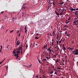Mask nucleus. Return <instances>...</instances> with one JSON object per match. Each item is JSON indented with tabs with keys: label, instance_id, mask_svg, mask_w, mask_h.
I'll use <instances>...</instances> for the list:
<instances>
[{
	"label": "nucleus",
	"instance_id": "nucleus-17",
	"mask_svg": "<svg viewBox=\"0 0 78 78\" xmlns=\"http://www.w3.org/2000/svg\"><path fill=\"white\" fill-rule=\"evenodd\" d=\"M48 3H49L48 5H50V4H52V3H51V2H49Z\"/></svg>",
	"mask_w": 78,
	"mask_h": 78
},
{
	"label": "nucleus",
	"instance_id": "nucleus-14",
	"mask_svg": "<svg viewBox=\"0 0 78 78\" xmlns=\"http://www.w3.org/2000/svg\"><path fill=\"white\" fill-rule=\"evenodd\" d=\"M37 59H38V62H39L40 64H41V60H39V58H38H38H37Z\"/></svg>",
	"mask_w": 78,
	"mask_h": 78
},
{
	"label": "nucleus",
	"instance_id": "nucleus-52",
	"mask_svg": "<svg viewBox=\"0 0 78 78\" xmlns=\"http://www.w3.org/2000/svg\"><path fill=\"white\" fill-rule=\"evenodd\" d=\"M54 74H57V73H56V71H55V73H54Z\"/></svg>",
	"mask_w": 78,
	"mask_h": 78
},
{
	"label": "nucleus",
	"instance_id": "nucleus-26",
	"mask_svg": "<svg viewBox=\"0 0 78 78\" xmlns=\"http://www.w3.org/2000/svg\"><path fill=\"white\" fill-rule=\"evenodd\" d=\"M59 11H62V9H59Z\"/></svg>",
	"mask_w": 78,
	"mask_h": 78
},
{
	"label": "nucleus",
	"instance_id": "nucleus-53",
	"mask_svg": "<svg viewBox=\"0 0 78 78\" xmlns=\"http://www.w3.org/2000/svg\"><path fill=\"white\" fill-rule=\"evenodd\" d=\"M54 70L55 72H56V68H55V69H54Z\"/></svg>",
	"mask_w": 78,
	"mask_h": 78
},
{
	"label": "nucleus",
	"instance_id": "nucleus-59",
	"mask_svg": "<svg viewBox=\"0 0 78 78\" xmlns=\"http://www.w3.org/2000/svg\"><path fill=\"white\" fill-rule=\"evenodd\" d=\"M53 76V75H51L50 76Z\"/></svg>",
	"mask_w": 78,
	"mask_h": 78
},
{
	"label": "nucleus",
	"instance_id": "nucleus-42",
	"mask_svg": "<svg viewBox=\"0 0 78 78\" xmlns=\"http://www.w3.org/2000/svg\"><path fill=\"white\" fill-rule=\"evenodd\" d=\"M43 61H47V59H43Z\"/></svg>",
	"mask_w": 78,
	"mask_h": 78
},
{
	"label": "nucleus",
	"instance_id": "nucleus-11",
	"mask_svg": "<svg viewBox=\"0 0 78 78\" xmlns=\"http://www.w3.org/2000/svg\"><path fill=\"white\" fill-rule=\"evenodd\" d=\"M73 48H71L70 47H69V50H73Z\"/></svg>",
	"mask_w": 78,
	"mask_h": 78
},
{
	"label": "nucleus",
	"instance_id": "nucleus-64",
	"mask_svg": "<svg viewBox=\"0 0 78 78\" xmlns=\"http://www.w3.org/2000/svg\"><path fill=\"white\" fill-rule=\"evenodd\" d=\"M18 59H19V60H20V58H18Z\"/></svg>",
	"mask_w": 78,
	"mask_h": 78
},
{
	"label": "nucleus",
	"instance_id": "nucleus-16",
	"mask_svg": "<svg viewBox=\"0 0 78 78\" xmlns=\"http://www.w3.org/2000/svg\"><path fill=\"white\" fill-rule=\"evenodd\" d=\"M73 23H77V20L74 21Z\"/></svg>",
	"mask_w": 78,
	"mask_h": 78
},
{
	"label": "nucleus",
	"instance_id": "nucleus-61",
	"mask_svg": "<svg viewBox=\"0 0 78 78\" xmlns=\"http://www.w3.org/2000/svg\"><path fill=\"white\" fill-rule=\"evenodd\" d=\"M71 18H69V20H70V19H71Z\"/></svg>",
	"mask_w": 78,
	"mask_h": 78
},
{
	"label": "nucleus",
	"instance_id": "nucleus-49",
	"mask_svg": "<svg viewBox=\"0 0 78 78\" xmlns=\"http://www.w3.org/2000/svg\"><path fill=\"white\" fill-rule=\"evenodd\" d=\"M69 23V21H68L67 22H66V24H67V23Z\"/></svg>",
	"mask_w": 78,
	"mask_h": 78
},
{
	"label": "nucleus",
	"instance_id": "nucleus-8",
	"mask_svg": "<svg viewBox=\"0 0 78 78\" xmlns=\"http://www.w3.org/2000/svg\"><path fill=\"white\" fill-rule=\"evenodd\" d=\"M58 3L59 5H62V4H63V3H64V2H59Z\"/></svg>",
	"mask_w": 78,
	"mask_h": 78
},
{
	"label": "nucleus",
	"instance_id": "nucleus-2",
	"mask_svg": "<svg viewBox=\"0 0 78 78\" xmlns=\"http://www.w3.org/2000/svg\"><path fill=\"white\" fill-rule=\"evenodd\" d=\"M20 41H17L16 43L17 45H20Z\"/></svg>",
	"mask_w": 78,
	"mask_h": 78
},
{
	"label": "nucleus",
	"instance_id": "nucleus-24",
	"mask_svg": "<svg viewBox=\"0 0 78 78\" xmlns=\"http://www.w3.org/2000/svg\"><path fill=\"white\" fill-rule=\"evenodd\" d=\"M65 27H66L67 28H68V27H69V26H66V25H65L64 26Z\"/></svg>",
	"mask_w": 78,
	"mask_h": 78
},
{
	"label": "nucleus",
	"instance_id": "nucleus-44",
	"mask_svg": "<svg viewBox=\"0 0 78 78\" xmlns=\"http://www.w3.org/2000/svg\"><path fill=\"white\" fill-rule=\"evenodd\" d=\"M46 48V46L45 45V46H44V48Z\"/></svg>",
	"mask_w": 78,
	"mask_h": 78
},
{
	"label": "nucleus",
	"instance_id": "nucleus-57",
	"mask_svg": "<svg viewBox=\"0 0 78 78\" xmlns=\"http://www.w3.org/2000/svg\"><path fill=\"white\" fill-rule=\"evenodd\" d=\"M77 24H78V23L77 24V23H75L74 24V25H77Z\"/></svg>",
	"mask_w": 78,
	"mask_h": 78
},
{
	"label": "nucleus",
	"instance_id": "nucleus-36",
	"mask_svg": "<svg viewBox=\"0 0 78 78\" xmlns=\"http://www.w3.org/2000/svg\"><path fill=\"white\" fill-rule=\"evenodd\" d=\"M17 54H15L14 55V56H17Z\"/></svg>",
	"mask_w": 78,
	"mask_h": 78
},
{
	"label": "nucleus",
	"instance_id": "nucleus-56",
	"mask_svg": "<svg viewBox=\"0 0 78 78\" xmlns=\"http://www.w3.org/2000/svg\"><path fill=\"white\" fill-rule=\"evenodd\" d=\"M2 48V46H1V48H0V50H1Z\"/></svg>",
	"mask_w": 78,
	"mask_h": 78
},
{
	"label": "nucleus",
	"instance_id": "nucleus-28",
	"mask_svg": "<svg viewBox=\"0 0 78 78\" xmlns=\"http://www.w3.org/2000/svg\"><path fill=\"white\" fill-rule=\"evenodd\" d=\"M31 45H32V43H30V47H31Z\"/></svg>",
	"mask_w": 78,
	"mask_h": 78
},
{
	"label": "nucleus",
	"instance_id": "nucleus-20",
	"mask_svg": "<svg viewBox=\"0 0 78 78\" xmlns=\"http://www.w3.org/2000/svg\"><path fill=\"white\" fill-rule=\"evenodd\" d=\"M35 39H39V37H35Z\"/></svg>",
	"mask_w": 78,
	"mask_h": 78
},
{
	"label": "nucleus",
	"instance_id": "nucleus-32",
	"mask_svg": "<svg viewBox=\"0 0 78 78\" xmlns=\"http://www.w3.org/2000/svg\"><path fill=\"white\" fill-rule=\"evenodd\" d=\"M52 69H55V66H52Z\"/></svg>",
	"mask_w": 78,
	"mask_h": 78
},
{
	"label": "nucleus",
	"instance_id": "nucleus-21",
	"mask_svg": "<svg viewBox=\"0 0 78 78\" xmlns=\"http://www.w3.org/2000/svg\"><path fill=\"white\" fill-rule=\"evenodd\" d=\"M14 31V30H12L11 31H10V33H11Z\"/></svg>",
	"mask_w": 78,
	"mask_h": 78
},
{
	"label": "nucleus",
	"instance_id": "nucleus-55",
	"mask_svg": "<svg viewBox=\"0 0 78 78\" xmlns=\"http://www.w3.org/2000/svg\"><path fill=\"white\" fill-rule=\"evenodd\" d=\"M25 8H26V6H24V7H23V8H24V9H25Z\"/></svg>",
	"mask_w": 78,
	"mask_h": 78
},
{
	"label": "nucleus",
	"instance_id": "nucleus-18",
	"mask_svg": "<svg viewBox=\"0 0 78 78\" xmlns=\"http://www.w3.org/2000/svg\"><path fill=\"white\" fill-rule=\"evenodd\" d=\"M19 55H17L16 59H17L18 58H19Z\"/></svg>",
	"mask_w": 78,
	"mask_h": 78
},
{
	"label": "nucleus",
	"instance_id": "nucleus-13",
	"mask_svg": "<svg viewBox=\"0 0 78 78\" xmlns=\"http://www.w3.org/2000/svg\"><path fill=\"white\" fill-rule=\"evenodd\" d=\"M53 6H55V1H53Z\"/></svg>",
	"mask_w": 78,
	"mask_h": 78
},
{
	"label": "nucleus",
	"instance_id": "nucleus-7",
	"mask_svg": "<svg viewBox=\"0 0 78 78\" xmlns=\"http://www.w3.org/2000/svg\"><path fill=\"white\" fill-rule=\"evenodd\" d=\"M66 7H68V6H69V3L66 2Z\"/></svg>",
	"mask_w": 78,
	"mask_h": 78
},
{
	"label": "nucleus",
	"instance_id": "nucleus-50",
	"mask_svg": "<svg viewBox=\"0 0 78 78\" xmlns=\"http://www.w3.org/2000/svg\"><path fill=\"white\" fill-rule=\"evenodd\" d=\"M27 48H28V45L26 46V49H27Z\"/></svg>",
	"mask_w": 78,
	"mask_h": 78
},
{
	"label": "nucleus",
	"instance_id": "nucleus-41",
	"mask_svg": "<svg viewBox=\"0 0 78 78\" xmlns=\"http://www.w3.org/2000/svg\"><path fill=\"white\" fill-rule=\"evenodd\" d=\"M4 11L2 12H1V14H3V13H4Z\"/></svg>",
	"mask_w": 78,
	"mask_h": 78
},
{
	"label": "nucleus",
	"instance_id": "nucleus-22",
	"mask_svg": "<svg viewBox=\"0 0 78 78\" xmlns=\"http://www.w3.org/2000/svg\"><path fill=\"white\" fill-rule=\"evenodd\" d=\"M58 42H59V40H58L57 42V45H58Z\"/></svg>",
	"mask_w": 78,
	"mask_h": 78
},
{
	"label": "nucleus",
	"instance_id": "nucleus-1",
	"mask_svg": "<svg viewBox=\"0 0 78 78\" xmlns=\"http://www.w3.org/2000/svg\"><path fill=\"white\" fill-rule=\"evenodd\" d=\"M73 53H74L76 55H78V49H76L75 51H73Z\"/></svg>",
	"mask_w": 78,
	"mask_h": 78
},
{
	"label": "nucleus",
	"instance_id": "nucleus-25",
	"mask_svg": "<svg viewBox=\"0 0 78 78\" xmlns=\"http://www.w3.org/2000/svg\"><path fill=\"white\" fill-rule=\"evenodd\" d=\"M59 62L58 61V59H57L56 60V62Z\"/></svg>",
	"mask_w": 78,
	"mask_h": 78
},
{
	"label": "nucleus",
	"instance_id": "nucleus-51",
	"mask_svg": "<svg viewBox=\"0 0 78 78\" xmlns=\"http://www.w3.org/2000/svg\"><path fill=\"white\" fill-rule=\"evenodd\" d=\"M20 34H19V37H20Z\"/></svg>",
	"mask_w": 78,
	"mask_h": 78
},
{
	"label": "nucleus",
	"instance_id": "nucleus-46",
	"mask_svg": "<svg viewBox=\"0 0 78 78\" xmlns=\"http://www.w3.org/2000/svg\"><path fill=\"white\" fill-rule=\"evenodd\" d=\"M21 51H22V47H21Z\"/></svg>",
	"mask_w": 78,
	"mask_h": 78
},
{
	"label": "nucleus",
	"instance_id": "nucleus-62",
	"mask_svg": "<svg viewBox=\"0 0 78 78\" xmlns=\"http://www.w3.org/2000/svg\"><path fill=\"white\" fill-rule=\"evenodd\" d=\"M37 45H38V44H36V46H37Z\"/></svg>",
	"mask_w": 78,
	"mask_h": 78
},
{
	"label": "nucleus",
	"instance_id": "nucleus-35",
	"mask_svg": "<svg viewBox=\"0 0 78 78\" xmlns=\"http://www.w3.org/2000/svg\"><path fill=\"white\" fill-rule=\"evenodd\" d=\"M43 78H45V76L44 75H43Z\"/></svg>",
	"mask_w": 78,
	"mask_h": 78
},
{
	"label": "nucleus",
	"instance_id": "nucleus-23",
	"mask_svg": "<svg viewBox=\"0 0 78 78\" xmlns=\"http://www.w3.org/2000/svg\"><path fill=\"white\" fill-rule=\"evenodd\" d=\"M27 67H31V65H28Z\"/></svg>",
	"mask_w": 78,
	"mask_h": 78
},
{
	"label": "nucleus",
	"instance_id": "nucleus-38",
	"mask_svg": "<svg viewBox=\"0 0 78 78\" xmlns=\"http://www.w3.org/2000/svg\"><path fill=\"white\" fill-rule=\"evenodd\" d=\"M59 13H57L56 14V15H57V16H59Z\"/></svg>",
	"mask_w": 78,
	"mask_h": 78
},
{
	"label": "nucleus",
	"instance_id": "nucleus-47",
	"mask_svg": "<svg viewBox=\"0 0 78 78\" xmlns=\"http://www.w3.org/2000/svg\"><path fill=\"white\" fill-rule=\"evenodd\" d=\"M66 36H69V34H68L67 35H66Z\"/></svg>",
	"mask_w": 78,
	"mask_h": 78
},
{
	"label": "nucleus",
	"instance_id": "nucleus-12",
	"mask_svg": "<svg viewBox=\"0 0 78 78\" xmlns=\"http://www.w3.org/2000/svg\"><path fill=\"white\" fill-rule=\"evenodd\" d=\"M21 47H20L18 49V51H20V50L21 49Z\"/></svg>",
	"mask_w": 78,
	"mask_h": 78
},
{
	"label": "nucleus",
	"instance_id": "nucleus-30",
	"mask_svg": "<svg viewBox=\"0 0 78 78\" xmlns=\"http://www.w3.org/2000/svg\"><path fill=\"white\" fill-rule=\"evenodd\" d=\"M68 68V67H67V68H66V70H67V71H68V70H69Z\"/></svg>",
	"mask_w": 78,
	"mask_h": 78
},
{
	"label": "nucleus",
	"instance_id": "nucleus-15",
	"mask_svg": "<svg viewBox=\"0 0 78 78\" xmlns=\"http://www.w3.org/2000/svg\"><path fill=\"white\" fill-rule=\"evenodd\" d=\"M65 61L67 64H68V61H67V59H66L65 60Z\"/></svg>",
	"mask_w": 78,
	"mask_h": 78
},
{
	"label": "nucleus",
	"instance_id": "nucleus-43",
	"mask_svg": "<svg viewBox=\"0 0 78 78\" xmlns=\"http://www.w3.org/2000/svg\"><path fill=\"white\" fill-rule=\"evenodd\" d=\"M38 75H37V76H35L37 78H38Z\"/></svg>",
	"mask_w": 78,
	"mask_h": 78
},
{
	"label": "nucleus",
	"instance_id": "nucleus-27",
	"mask_svg": "<svg viewBox=\"0 0 78 78\" xmlns=\"http://www.w3.org/2000/svg\"><path fill=\"white\" fill-rule=\"evenodd\" d=\"M62 42V39H61L59 41V43H61Z\"/></svg>",
	"mask_w": 78,
	"mask_h": 78
},
{
	"label": "nucleus",
	"instance_id": "nucleus-6",
	"mask_svg": "<svg viewBox=\"0 0 78 78\" xmlns=\"http://www.w3.org/2000/svg\"><path fill=\"white\" fill-rule=\"evenodd\" d=\"M62 49H63V50H64V51H65V50H66V48H65V47H64V46H62Z\"/></svg>",
	"mask_w": 78,
	"mask_h": 78
},
{
	"label": "nucleus",
	"instance_id": "nucleus-5",
	"mask_svg": "<svg viewBox=\"0 0 78 78\" xmlns=\"http://www.w3.org/2000/svg\"><path fill=\"white\" fill-rule=\"evenodd\" d=\"M69 10L71 11H75V9H73V8H71L69 9Z\"/></svg>",
	"mask_w": 78,
	"mask_h": 78
},
{
	"label": "nucleus",
	"instance_id": "nucleus-58",
	"mask_svg": "<svg viewBox=\"0 0 78 78\" xmlns=\"http://www.w3.org/2000/svg\"><path fill=\"white\" fill-rule=\"evenodd\" d=\"M57 48V50H58V49H59V47H58H58Z\"/></svg>",
	"mask_w": 78,
	"mask_h": 78
},
{
	"label": "nucleus",
	"instance_id": "nucleus-9",
	"mask_svg": "<svg viewBox=\"0 0 78 78\" xmlns=\"http://www.w3.org/2000/svg\"><path fill=\"white\" fill-rule=\"evenodd\" d=\"M4 19L5 21H7V20H8V17H5V18Z\"/></svg>",
	"mask_w": 78,
	"mask_h": 78
},
{
	"label": "nucleus",
	"instance_id": "nucleus-60",
	"mask_svg": "<svg viewBox=\"0 0 78 78\" xmlns=\"http://www.w3.org/2000/svg\"><path fill=\"white\" fill-rule=\"evenodd\" d=\"M45 46H46V47H47V44H46L45 45Z\"/></svg>",
	"mask_w": 78,
	"mask_h": 78
},
{
	"label": "nucleus",
	"instance_id": "nucleus-33",
	"mask_svg": "<svg viewBox=\"0 0 78 78\" xmlns=\"http://www.w3.org/2000/svg\"><path fill=\"white\" fill-rule=\"evenodd\" d=\"M47 50L48 51L49 50V51H50V49L49 48H48V49H47Z\"/></svg>",
	"mask_w": 78,
	"mask_h": 78
},
{
	"label": "nucleus",
	"instance_id": "nucleus-34",
	"mask_svg": "<svg viewBox=\"0 0 78 78\" xmlns=\"http://www.w3.org/2000/svg\"><path fill=\"white\" fill-rule=\"evenodd\" d=\"M25 33H26V34H27V30H25Z\"/></svg>",
	"mask_w": 78,
	"mask_h": 78
},
{
	"label": "nucleus",
	"instance_id": "nucleus-45",
	"mask_svg": "<svg viewBox=\"0 0 78 78\" xmlns=\"http://www.w3.org/2000/svg\"><path fill=\"white\" fill-rule=\"evenodd\" d=\"M53 34H55V31H53Z\"/></svg>",
	"mask_w": 78,
	"mask_h": 78
},
{
	"label": "nucleus",
	"instance_id": "nucleus-29",
	"mask_svg": "<svg viewBox=\"0 0 78 78\" xmlns=\"http://www.w3.org/2000/svg\"><path fill=\"white\" fill-rule=\"evenodd\" d=\"M22 26L21 27H20V32H21V31H22Z\"/></svg>",
	"mask_w": 78,
	"mask_h": 78
},
{
	"label": "nucleus",
	"instance_id": "nucleus-54",
	"mask_svg": "<svg viewBox=\"0 0 78 78\" xmlns=\"http://www.w3.org/2000/svg\"><path fill=\"white\" fill-rule=\"evenodd\" d=\"M49 51H50V52H51V51H52V50L51 49V50L50 49V50Z\"/></svg>",
	"mask_w": 78,
	"mask_h": 78
},
{
	"label": "nucleus",
	"instance_id": "nucleus-4",
	"mask_svg": "<svg viewBox=\"0 0 78 78\" xmlns=\"http://www.w3.org/2000/svg\"><path fill=\"white\" fill-rule=\"evenodd\" d=\"M16 53H17V55H19H19H20V51H17Z\"/></svg>",
	"mask_w": 78,
	"mask_h": 78
},
{
	"label": "nucleus",
	"instance_id": "nucleus-37",
	"mask_svg": "<svg viewBox=\"0 0 78 78\" xmlns=\"http://www.w3.org/2000/svg\"><path fill=\"white\" fill-rule=\"evenodd\" d=\"M58 69H59V70H61V68H58L57 70H58Z\"/></svg>",
	"mask_w": 78,
	"mask_h": 78
},
{
	"label": "nucleus",
	"instance_id": "nucleus-39",
	"mask_svg": "<svg viewBox=\"0 0 78 78\" xmlns=\"http://www.w3.org/2000/svg\"><path fill=\"white\" fill-rule=\"evenodd\" d=\"M53 73V71H52L51 73H50V74H52Z\"/></svg>",
	"mask_w": 78,
	"mask_h": 78
},
{
	"label": "nucleus",
	"instance_id": "nucleus-48",
	"mask_svg": "<svg viewBox=\"0 0 78 78\" xmlns=\"http://www.w3.org/2000/svg\"><path fill=\"white\" fill-rule=\"evenodd\" d=\"M0 52H1V53H2V49H0Z\"/></svg>",
	"mask_w": 78,
	"mask_h": 78
},
{
	"label": "nucleus",
	"instance_id": "nucleus-31",
	"mask_svg": "<svg viewBox=\"0 0 78 78\" xmlns=\"http://www.w3.org/2000/svg\"><path fill=\"white\" fill-rule=\"evenodd\" d=\"M27 26H25V28H24V29H25V30H27Z\"/></svg>",
	"mask_w": 78,
	"mask_h": 78
},
{
	"label": "nucleus",
	"instance_id": "nucleus-63",
	"mask_svg": "<svg viewBox=\"0 0 78 78\" xmlns=\"http://www.w3.org/2000/svg\"><path fill=\"white\" fill-rule=\"evenodd\" d=\"M76 15H78L76 16V17H78V13L76 14Z\"/></svg>",
	"mask_w": 78,
	"mask_h": 78
},
{
	"label": "nucleus",
	"instance_id": "nucleus-19",
	"mask_svg": "<svg viewBox=\"0 0 78 78\" xmlns=\"http://www.w3.org/2000/svg\"><path fill=\"white\" fill-rule=\"evenodd\" d=\"M22 16L23 17V16H24V15H25V14L24 13V12L22 13Z\"/></svg>",
	"mask_w": 78,
	"mask_h": 78
},
{
	"label": "nucleus",
	"instance_id": "nucleus-40",
	"mask_svg": "<svg viewBox=\"0 0 78 78\" xmlns=\"http://www.w3.org/2000/svg\"><path fill=\"white\" fill-rule=\"evenodd\" d=\"M49 35H50L51 36H52V35H51V34L50 33H49Z\"/></svg>",
	"mask_w": 78,
	"mask_h": 78
},
{
	"label": "nucleus",
	"instance_id": "nucleus-10",
	"mask_svg": "<svg viewBox=\"0 0 78 78\" xmlns=\"http://www.w3.org/2000/svg\"><path fill=\"white\" fill-rule=\"evenodd\" d=\"M13 54H16V50H14L13 51Z\"/></svg>",
	"mask_w": 78,
	"mask_h": 78
},
{
	"label": "nucleus",
	"instance_id": "nucleus-3",
	"mask_svg": "<svg viewBox=\"0 0 78 78\" xmlns=\"http://www.w3.org/2000/svg\"><path fill=\"white\" fill-rule=\"evenodd\" d=\"M64 11H65V10L63 9L62 11L60 13V15H61V16H62V13L63 12H64Z\"/></svg>",
	"mask_w": 78,
	"mask_h": 78
}]
</instances>
